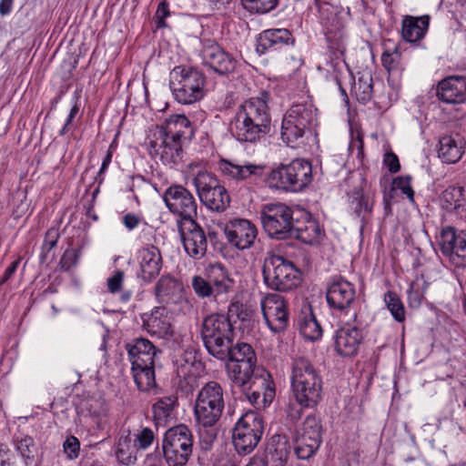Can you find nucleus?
I'll return each mask as SVG.
<instances>
[{
    "label": "nucleus",
    "mask_w": 466,
    "mask_h": 466,
    "mask_svg": "<svg viewBox=\"0 0 466 466\" xmlns=\"http://www.w3.org/2000/svg\"><path fill=\"white\" fill-rule=\"evenodd\" d=\"M269 93L245 100L237 109L229 124L230 132L240 143L256 144L271 131V114L268 106Z\"/></svg>",
    "instance_id": "f257e3e1"
},
{
    "label": "nucleus",
    "mask_w": 466,
    "mask_h": 466,
    "mask_svg": "<svg viewBox=\"0 0 466 466\" xmlns=\"http://www.w3.org/2000/svg\"><path fill=\"white\" fill-rule=\"evenodd\" d=\"M125 349L131 364V374L137 389L149 391L157 387L156 359L162 350L148 339L135 338L126 343Z\"/></svg>",
    "instance_id": "f03ea898"
},
{
    "label": "nucleus",
    "mask_w": 466,
    "mask_h": 466,
    "mask_svg": "<svg viewBox=\"0 0 466 466\" xmlns=\"http://www.w3.org/2000/svg\"><path fill=\"white\" fill-rule=\"evenodd\" d=\"M290 380L294 398L300 406L315 408L321 400L322 379L307 358L293 359Z\"/></svg>",
    "instance_id": "7ed1b4c3"
},
{
    "label": "nucleus",
    "mask_w": 466,
    "mask_h": 466,
    "mask_svg": "<svg viewBox=\"0 0 466 466\" xmlns=\"http://www.w3.org/2000/svg\"><path fill=\"white\" fill-rule=\"evenodd\" d=\"M262 276L268 289L281 293L296 290L303 281L302 271L295 263L274 253L265 258Z\"/></svg>",
    "instance_id": "20e7f679"
},
{
    "label": "nucleus",
    "mask_w": 466,
    "mask_h": 466,
    "mask_svg": "<svg viewBox=\"0 0 466 466\" xmlns=\"http://www.w3.org/2000/svg\"><path fill=\"white\" fill-rule=\"evenodd\" d=\"M312 180L310 162L296 158L289 164H279L267 175V183L270 188L284 192H299Z\"/></svg>",
    "instance_id": "39448f33"
},
{
    "label": "nucleus",
    "mask_w": 466,
    "mask_h": 466,
    "mask_svg": "<svg viewBox=\"0 0 466 466\" xmlns=\"http://www.w3.org/2000/svg\"><path fill=\"white\" fill-rule=\"evenodd\" d=\"M200 336L209 355L223 358L226 356V350L234 341L233 323L223 313H211L202 320Z\"/></svg>",
    "instance_id": "423d86ee"
},
{
    "label": "nucleus",
    "mask_w": 466,
    "mask_h": 466,
    "mask_svg": "<svg viewBox=\"0 0 466 466\" xmlns=\"http://www.w3.org/2000/svg\"><path fill=\"white\" fill-rule=\"evenodd\" d=\"M205 74L193 66H177L169 74V88L175 100L192 105L204 97Z\"/></svg>",
    "instance_id": "0eeeda50"
},
{
    "label": "nucleus",
    "mask_w": 466,
    "mask_h": 466,
    "mask_svg": "<svg viewBox=\"0 0 466 466\" xmlns=\"http://www.w3.org/2000/svg\"><path fill=\"white\" fill-rule=\"evenodd\" d=\"M161 448L167 466H186L194 450L191 430L183 423L170 427L164 434Z\"/></svg>",
    "instance_id": "6e6552de"
},
{
    "label": "nucleus",
    "mask_w": 466,
    "mask_h": 466,
    "mask_svg": "<svg viewBox=\"0 0 466 466\" xmlns=\"http://www.w3.org/2000/svg\"><path fill=\"white\" fill-rule=\"evenodd\" d=\"M224 391L215 380L207 382L199 390L195 407V418L198 426H215L219 420L224 407Z\"/></svg>",
    "instance_id": "1a4fd4ad"
},
{
    "label": "nucleus",
    "mask_w": 466,
    "mask_h": 466,
    "mask_svg": "<svg viewBox=\"0 0 466 466\" xmlns=\"http://www.w3.org/2000/svg\"><path fill=\"white\" fill-rule=\"evenodd\" d=\"M263 229L271 238L284 240L292 238V227L296 213L285 203L263 205L260 210Z\"/></svg>",
    "instance_id": "9d476101"
},
{
    "label": "nucleus",
    "mask_w": 466,
    "mask_h": 466,
    "mask_svg": "<svg viewBox=\"0 0 466 466\" xmlns=\"http://www.w3.org/2000/svg\"><path fill=\"white\" fill-rule=\"evenodd\" d=\"M265 429L263 417L257 411L248 410L235 424L232 434L233 445L239 455L251 453L259 443Z\"/></svg>",
    "instance_id": "9b49d317"
},
{
    "label": "nucleus",
    "mask_w": 466,
    "mask_h": 466,
    "mask_svg": "<svg viewBox=\"0 0 466 466\" xmlns=\"http://www.w3.org/2000/svg\"><path fill=\"white\" fill-rule=\"evenodd\" d=\"M226 356L216 358L217 360L227 361L226 370L229 380L232 383H244L248 374L257 370V356L253 348L245 342L234 341L230 343L226 350Z\"/></svg>",
    "instance_id": "f8f14e48"
},
{
    "label": "nucleus",
    "mask_w": 466,
    "mask_h": 466,
    "mask_svg": "<svg viewBox=\"0 0 466 466\" xmlns=\"http://www.w3.org/2000/svg\"><path fill=\"white\" fill-rule=\"evenodd\" d=\"M200 202L213 212L222 213L229 207L228 191L212 173L199 171L193 178Z\"/></svg>",
    "instance_id": "ddd939ff"
},
{
    "label": "nucleus",
    "mask_w": 466,
    "mask_h": 466,
    "mask_svg": "<svg viewBox=\"0 0 466 466\" xmlns=\"http://www.w3.org/2000/svg\"><path fill=\"white\" fill-rule=\"evenodd\" d=\"M239 389L247 400L257 409H265L275 398V386L271 376L263 369H257L248 374L244 383H232Z\"/></svg>",
    "instance_id": "4468645a"
},
{
    "label": "nucleus",
    "mask_w": 466,
    "mask_h": 466,
    "mask_svg": "<svg viewBox=\"0 0 466 466\" xmlns=\"http://www.w3.org/2000/svg\"><path fill=\"white\" fill-rule=\"evenodd\" d=\"M440 252L455 269L466 266V231L453 226H444L436 237Z\"/></svg>",
    "instance_id": "2eb2a0df"
},
{
    "label": "nucleus",
    "mask_w": 466,
    "mask_h": 466,
    "mask_svg": "<svg viewBox=\"0 0 466 466\" xmlns=\"http://www.w3.org/2000/svg\"><path fill=\"white\" fill-rule=\"evenodd\" d=\"M332 77L338 86L342 96L348 98L347 92L343 87V79L348 78L351 83L350 93L358 102L366 105L372 98L373 95V79L370 72H359L356 81L355 76L345 65L337 63L334 65V72Z\"/></svg>",
    "instance_id": "dca6fc26"
},
{
    "label": "nucleus",
    "mask_w": 466,
    "mask_h": 466,
    "mask_svg": "<svg viewBox=\"0 0 466 466\" xmlns=\"http://www.w3.org/2000/svg\"><path fill=\"white\" fill-rule=\"evenodd\" d=\"M163 200L168 210L187 222L197 218L198 203L194 195L182 185H171L164 192Z\"/></svg>",
    "instance_id": "f3484780"
},
{
    "label": "nucleus",
    "mask_w": 466,
    "mask_h": 466,
    "mask_svg": "<svg viewBox=\"0 0 466 466\" xmlns=\"http://www.w3.org/2000/svg\"><path fill=\"white\" fill-rule=\"evenodd\" d=\"M201 56L203 65L220 76H228L238 66L236 57L213 39H203Z\"/></svg>",
    "instance_id": "a211bd4d"
},
{
    "label": "nucleus",
    "mask_w": 466,
    "mask_h": 466,
    "mask_svg": "<svg viewBox=\"0 0 466 466\" xmlns=\"http://www.w3.org/2000/svg\"><path fill=\"white\" fill-rule=\"evenodd\" d=\"M326 299L330 309L347 315L357 303L355 286L342 277H334L328 284Z\"/></svg>",
    "instance_id": "6ab92c4d"
},
{
    "label": "nucleus",
    "mask_w": 466,
    "mask_h": 466,
    "mask_svg": "<svg viewBox=\"0 0 466 466\" xmlns=\"http://www.w3.org/2000/svg\"><path fill=\"white\" fill-rule=\"evenodd\" d=\"M262 314L268 327L275 333L284 332L289 323L288 304L278 293L267 294L261 301Z\"/></svg>",
    "instance_id": "aec40b11"
},
{
    "label": "nucleus",
    "mask_w": 466,
    "mask_h": 466,
    "mask_svg": "<svg viewBox=\"0 0 466 466\" xmlns=\"http://www.w3.org/2000/svg\"><path fill=\"white\" fill-rule=\"evenodd\" d=\"M181 241L187 255L194 259L202 258L208 250V237L196 218L182 222L177 220Z\"/></svg>",
    "instance_id": "412c9836"
},
{
    "label": "nucleus",
    "mask_w": 466,
    "mask_h": 466,
    "mask_svg": "<svg viewBox=\"0 0 466 466\" xmlns=\"http://www.w3.org/2000/svg\"><path fill=\"white\" fill-rule=\"evenodd\" d=\"M359 184L347 193L348 205L356 218H360L361 229L370 222L373 208L374 194L366 193L367 179L361 174L358 177Z\"/></svg>",
    "instance_id": "4be33fe9"
},
{
    "label": "nucleus",
    "mask_w": 466,
    "mask_h": 466,
    "mask_svg": "<svg viewBox=\"0 0 466 466\" xmlns=\"http://www.w3.org/2000/svg\"><path fill=\"white\" fill-rule=\"evenodd\" d=\"M228 243L239 250L250 248L258 236V228L245 218H233L224 225Z\"/></svg>",
    "instance_id": "5701e85b"
},
{
    "label": "nucleus",
    "mask_w": 466,
    "mask_h": 466,
    "mask_svg": "<svg viewBox=\"0 0 466 466\" xmlns=\"http://www.w3.org/2000/svg\"><path fill=\"white\" fill-rule=\"evenodd\" d=\"M140 319L142 329L151 337L168 340L174 336L171 318L166 307H154L149 312L140 314Z\"/></svg>",
    "instance_id": "b1692460"
},
{
    "label": "nucleus",
    "mask_w": 466,
    "mask_h": 466,
    "mask_svg": "<svg viewBox=\"0 0 466 466\" xmlns=\"http://www.w3.org/2000/svg\"><path fill=\"white\" fill-rule=\"evenodd\" d=\"M363 339V332L360 329L346 324L339 328L333 335L334 350L342 358L355 357Z\"/></svg>",
    "instance_id": "393cba45"
},
{
    "label": "nucleus",
    "mask_w": 466,
    "mask_h": 466,
    "mask_svg": "<svg viewBox=\"0 0 466 466\" xmlns=\"http://www.w3.org/2000/svg\"><path fill=\"white\" fill-rule=\"evenodd\" d=\"M155 139L149 141V154L154 156H159L161 162L164 165H177L182 161V142L175 140L171 141V137H164L163 134H154Z\"/></svg>",
    "instance_id": "a878e982"
},
{
    "label": "nucleus",
    "mask_w": 466,
    "mask_h": 466,
    "mask_svg": "<svg viewBox=\"0 0 466 466\" xmlns=\"http://www.w3.org/2000/svg\"><path fill=\"white\" fill-rule=\"evenodd\" d=\"M322 236V229L309 212L299 211L296 213L292 227V238L307 245L318 244Z\"/></svg>",
    "instance_id": "bb28decb"
},
{
    "label": "nucleus",
    "mask_w": 466,
    "mask_h": 466,
    "mask_svg": "<svg viewBox=\"0 0 466 466\" xmlns=\"http://www.w3.org/2000/svg\"><path fill=\"white\" fill-rule=\"evenodd\" d=\"M295 38L287 28H270L262 31L257 38L256 51L263 55L269 50L277 51L285 46H293Z\"/></svg>",
    "instance_id": "cd10ccee"
},
{
    "label": "nucleus",
    "mask_w": 466,
    "mask_h": 466,
    "mask_svg": "<svg viewBox=\"0 0 466 466\" xmlns=\"http://www.w3.org/2000/svg\"><path fill=\"white\" fill-rule=\"evenodd\" d=\"M140 256V269L137 278L144 283L148 284L160 273L163 265L162 255L157 247L148 245L142 248Z\"/></svg>",
    "instance_id": "c85d7f7f"
},
{
    "label": "nucleus",
    "mask_w": 466,
    "mask_h": 466,
    "mask_svg": "<svg viewBox=\"0 0 466 466\" xmlns=\"http://www.w3.org/2000/svg\"><path fill=\"white\" fill-rule=\"evenodd\" d=\"M438 98L447 104L466 101V76H451L441 80L437 87Z\"/></svg>",
    "instance_id": "c756f323"
},
{
    "label": "nucleus",
    "mask_w": 466,
    "mask_h": 466,
    "mask_svg": "<svg viewBox=\"0 0 466 466\" xmlns=\"http://www.w3.org/2000/svg\"><path fill=\"white\" fill-rule=\"evenodd\" d=\"M289 121L316 132L318 125V108L314 106L312 100L294 103L284 114Z\"/></svg>",
    "instance_id": "7c9ffc66"
},
{
    "label": "nucleus",
    "mask_w": 466,
    "mask_h": 466,
    "mask_svg": "<svg viewBox=\"0 0 466 466\" xmlns=\"http://www.w3.org/2000/svg\"><path fill=\"white\" fill-rule=\"evenodd\" d=\"M431 17L428 15L413 16L406 15L402 17L400 35L408 43L416 44L422 40L429 29Z\"/></svg>",
    "instance_id": "2f4dec72"
},
{
    "label": "nucleus",
    "mask_w": 466,
    "mask_h": 466,
    "mask_svg": "<svg viewBox=\"0 0 466 466\" xmlns=\"http://www.w3.org/2000/svg\"><path fill=\"white\" fill-rule=\"evenodd\" d=\"M290 453L289 438L285 434H274L267 443L265 457L272 466H286Z\"/></svg>",
    "instance_id": "473e14b6"
},
{
    "label": "nucleus",
    "mask_w": 466,
    "mask_h": 466,
    "mask_svg": "<svg viewBox=\"0 0 466 466\" xmlns=\"http://www.w3.org/2000/svg\"><path fill=\"white\" fill-rule=\"evenodd\" d=\"M316 132L289 120V117L283 116L281 124L280 137L287 146L292 148H298L304 146Z\"/></svg>",
    "instance_id": "72a5a7b5"
},
{
    "label": "nucleus",
    "mask_w": 466,
    "mask_h": 466,
    "mask_svg": "<svg viewBox=\"0 0 466 466\" xmlns=\"http://www.w3.org/2000/svg\"><path fill=\"white\" fill-rule=\"evenodd\" d=\"M463 139L459 133L444 135L440 137L438 156L444 163L458 162L464 152Z\"/></svg>",
    "instance_id": "f704fd0d"
},
{
    "label": "nucleus",
    "mask_w": 466,
    "mask_h": 466,
    "mask_svg": "<svg viewBox=\"0 0 466 466\" xmlns=\"http://www.w3.org/2000/svg\"><path fill=\"white\" fill-rule=\"evenodd\" d=\"M157 131L164 137H171L172 142H182L187 132L192 134L191 123L185 115L170 116L162 125L157 126Z\"/></svg>",
    "instance_id": "c9c22d12"
},
{
    "label": "nucleus",
    "mask_w": 466,
    "mask_h": 466,
    "mask_svg": "<svg viewBox=\"0 0 466 466\" xmlns=\"http://www.w3.org/2000/svg\"><path fill=\"white\" fill-rule=\"evenodd\" d=\"M203 275L216 291V295L228 293L233 288L234 280L229 278L228 269L221 263L208 265Z\"/></svg>",
    "instance_id": "e433bc0d"
},
{
    "label": "nucleus",
    "mask_w": 466,
    "mask_h": 466,
    "mask_svg": "<svg viewBox=\"0 0 466 466\" xmlns=\"http://www.w3.org/2000/svg\"><path fill=\"white\" fill-rule=\"evenodd\" d=\"M441 207L447 212L461 214L466 211V186L451 185L441 194Z\"/></svg>",
    "instance_id": "4c0bfd02"
},
{
    "label": "nucleus",
    "mask_w": 466,
    "mask_h": 466,
    "mask_svg": "<svg viewBox=\"0 0 466 466\" xmlns=\"http://www.w3.org/2000/svg\"><path fill=\"white\" fill-rule=\"evenodd\" d=\"M325 35L330 53V64L334 68V65L337 63L342 65L341 62H335L334 60H338L339 56H342L346 49L344 45V33L339 19H334L331 27L326 28Z\"/></svg>",
    "instance_id": "58836bf2"
},
{
    "label": "nucleus",
    "mask_w": 466,
    "mask_h": 466,
    "mask_svg": "<svg viewBox=\"0 0 466 466\" xmlns=\"http://www.w3.org/2000/svg\"><path fill=\"white\" fill-rule=\"evenodd\" d=\"M380 59L383 68L388 73V81H396L401 78L405 64L398 46H395L393 49L385 48Z\"/></svg>",
    "instance_id": "ea45409f"
},
{
    "label": "nucleus",
    "mask_w": 466,
    "mask_h": 466,
    "mask_svg": "<svg viewBox=\"0 0 466 466\" xmlns=\"http://www.w3.org/2000/svg\"><path fill=\"white\" fill-rule=\"evenodd\" d=\"M219 168L224 176L236 180H245L250 176L261 177L264 171L263 166L253 164L240 166L226 159L220 161Z\"/></svg>",
    "instance_id": "a19ab883"
},
{
    "label": "nucleus",
    "mask_w": 466,
    "mask_h": 466,
    "mask_svg": "<svg viewBox=\"0 0 466 466\" xmlns=\"http://www.w3.org/2000/svg\"><path fill=\"white\" fill-rule=\"evenodd\" d=\"M177 406H178V398L176 395L159 398L153 404V420L157 428L167 426Z\"/></svg>",
    "instance_id": "79ce46f5"
},
{
    "label": "nucleus",
    "mask_w": 466,
    "mask_h": 466,
    "mask_svg": "<svg viewBox=\"0 0 466 466\" xmlns=\"http://www.w3.org/2000/svg\"><path fill=\"white\" fill-rule=\"evenodd\" d=\"M299 333L308 340L314 341L322 335V329L314 316L311 308L308 312H301L297 319Z\"/></svg>",
    "instance_id": "37998d69"
},
{
    "label": "nucleus",
    "mask_w": 466,
    "mask_h": 466,
    "mask_svg": "<svg viewBox=\"0 0 466 466\" xmlns=\"http://www.w3.org/2000/svg\"><path fill=\"white\" fill-rule=\"evenodd\" d=\"M322 440L296 433L293 438L294 452L299 460H309L319 450Z\"/></svg>",
    "instance_id": "c03bdc74"
},
{
    "label": "nucleus",
    "mask_w": 466,
    "mask_h": 466,
    "mask_svg": "<svg viewBox=\"0 0 466 466\" xmlns=\"http://www.w3.org/2000/svg\"><path fill=\"white\" fill-rule=\"evenodd\" d=\"M177 280L170 275H163L156 283L154 294L158 303L168 304L178 289Z\"/></svg>",
    "instance_id": "a18cd8bd"
},
{
    "label": "nucleus",
    "mask_w": 466,
    "mask_h": 466,
    "mask_svg": "<svg viewBox=\"0 0 466 466\" xmlns=\"http://www.w3.org/2000/svg\"><path fill=\"white\" fill-rule=\"evenodd\" d=\"M14 444L25 465H31L38 455V447L34 438L21 433L15 436Z\"/></svg>",
    "instance_id": "49530a36"
},
{
    "label": "nucleus",
    "mask_w": 466,
    "mask_h": 466,
    "mask_svg": "<svg viewBox=\"0 0 466 466\" xmlns=\"http://www.w3.org/2000/svg\"><path fill=\"white\" fill-rule=\"evenodd\" d=\"M137 450L132 443L129 436H122L116 444L115 455L117 461L124 465H132L137 461Z\"/></svg>",
    "instance_id": "de8ad7c7"
},
{
    "label": "nucleus",
    "mask_w": 466,
    "mask_h": 466,
    "mask_svg": "<svg viewBox=\"0 0 466 466\" xmlns=\"http://www.w3.org/2000/svg\"><path fill=\"white\" fill-rule=\"evenodd\" d=\"M225 315L228 316L231 321L232 319L236 318L243 323H249L255 316V310L240 301H233L228 305V313Z\"/></svg>",
    "instance_id": "09e8293b"
},
{
    "label": "nucleus",
    "mask_w": 466,
    "mask_h": 466,
    "mask_svg": "<svg viewBox=\"0 0 466 466\" xmlns=\"http://www.w3.org/2000/svg\"><path fill=\"white\" fill-rule=\"evenodd\" d=\"M296 433L310 436L313 439L322 440V425L320 420L313 414L308 415Z\"/></svg>",
    "instance_id": "8fccbe9b"
},
{
    "label": "nucleus",
    "mask_w": 466,
    "mask_h": 466,
    "mask_svg": "<svg viewBox=\"0 0 466 466\" xmlns=\"http://www.w3.org/2000/svg\"><path fill=\"white\" fill-rule=\"evenodd\" d=\"M384 301L393 319L398 322H403L405 320V309L398 294L388 291L384 296Z\"/></svg>",
    "instance_id": "3c124183"
},
{
    "label": "nucleus",
    "mask_w": 466,
    "mask_h": 466,
    "mask_svg": "<svg viewBox=\"0 0 466 466\" xmlns=\"http://www.w3.org/2000/svg\"><path fill=\"white\" fill-rule=\"evenodd\" d=\"M279 0H241L243 7L250 14L265 15L274 10Z\"/></svg>",
    "instance_id": "603ef678"
},
{
    "label": "nucleus",
    "mask_w": 466,
    "mask_h": 466,
    "mask_svg": "<svg viewBox=\"0 0 466 466\" xmlns=\"http://www.w3.org/2000/svg\"><path fill=\"white\" fill-rule=\"evenodd\" d=\"M191 286L196 295L199 298L204 299L212 296L216 298L218 296L204 275L194 276L191 281Z\"/></svg>",
    "instance_id": "864d4df0"
},
{
    "label": "nucleus",
    "mask_w": 466,
    "mask_h": 466,
    "mask_svg": "<svg viewBox=\"0 0 466 466\" xmlns=\"http://www.w3.org/2000/svg\"><path fill=\"white\" fill-rule=\"evenodd\" d=\"M59 238L60 234L58 228L53 227L47 229L42 245V251L39 258L40 263H44L46 260L47 253L56 246Z\"/></svg>",
    "instance_id": "5fc2aeb1"
},
{
    "label": "nucleus",
    "mask_w": 466,
    "mask_h": 466,
    "mask_svg": "<svg viewBox=\"0 0 466 466\" xmlns=\"http://www.w3.org/2000/svg\"><path fill=\"white\" fill-rule=\"evenodd\" d=\"M199 447L203 451H208L212 449L214 441L217 439V430L214 426L205 427L199 426Z\"/></svg>",
    "instance_id": "6e6d98bb"
},
{
    "label": "nucleus",
    "mask_w": 466,
    "mask_h": 466,
    "mask_svg": "<svg viewBox=\"0 0 466 466\" xmlns=\"http://www.w3.org/2000/svg\"><path fill=\"white\" fill-rule=\"evenodd\" d=\"M81 256V248H68L65 250L63 253L60 261L59 266L60 268L64 271H69L73 268H75Z\"/></svg>",
    "instance_id": "4d7b16f0"
},
{
    "label": "nucleus",
    "mask_w": 466,
    "mask_h": 466,
    "mask_svg": "<svg viewBox=\"0 0 466 466\" xmlns=\"http://www.w3.org/2000/svg\"><path fill=\"white\" fill-rule=\"evenodd\" d=\"M63 451L69 461H74L79 457L80 454V441L74 435L66 436L63 442Z\"/></svg>",
    "instance_id": "13d9d810"
},
{
    "label": "nucleus",
    "mask_w": 466,
    "mask_h": 466,
    "mask_svg": "<svg viewBox=\"0 0 466 466\" xmlns=\"http://www.w3.org/2000/svg\"><path fill=\"white\" fill-rule=\"evenodd\" d=\"M410 180L411 177L409 175L394 177L391 190L400 189L410 201H414V190L410 186Z\"/></svg>",
    "instance_id": "bf43d9fd"
},
{
    "label": "nucleus",
    "mask_w": 466,
    "mask_h": 466,
    "mask_svg": "<svg viewBox=\"0 0 466 466\" xmlns=\"http://www.w3.org/2000/svg\"><path fill=\"white\" fill-rule=\"evenodd\" d=\"M125 273L121 269H116L114 271L113 275L109 277L106 280V288L107 290L112 293H118L122 291L123 282H124Z\"/></svg>",
    "instance_id": "052dcab7"
},
{
    "label": "nucleus",
    "mask_w": 466,
    "mask_h": 466,
    "mask_svg": "<svg viewBox=\"0 0 466 466\" xmlns=\"http://www.w3.org/2000/svg\"><path fill=\"white\" fill-rule=\"evenodd\" d=\"M122 222L128 230H133L141 225L144 227H148L147 222H146L142 217L135 213H127L124 215Z\"/></svg>",
    "instance_id": "680f3d73"
},
{
    "label": "nucleus",
    "mask_w": 466,
    "mask_h": 466,
    "mask_svg": "<svg viewBox=\"0 0 466 466\" xmlns=\"http://www.w3.org/2000/svg\"><path fill=\"white\" fill-rule=\"evenodd\" d=\"M155 439L153 431L150 428H144L136 435L135 441L138 442L141 449L148 448Z\"/></svg>",
    "instance_id": "e2e57ef3"
},
{
    "label": "nucleus",
    "mask_w": 466,
    "mask_h": 466,
    "mask_svg": "<svg viewBox=\"0 0 466 466\" xmlns=\"http://www.w3.org/2000/svg\"><path fill=\"white\" fill-rule=\"evenodd\" d=\"M169 15L170 13L167 2L166 0L160 2L155 15L157 28H164L167 26L166 18Z\"/></svg>",
    "instance_id": "0e129e2a"
},
{
    "label": "nucleus",
    "mask_w": 466,
    "mask_h": 466,
    "mask_svg": "<svg viewBox=\"0 0 466 466\" xmlns=\"http://www.w3.org/2000/svg\"><path fill=\"white\" fill-rule=\"evenodd\" d=\"M407 293L409 304L411 307H419L421 303L423 296L419 289L418 284L415 282H411Z\"/></svg>",
    "instance_id": "69168bd1"
},
{
    "label": "nucleus",
    "mask_w": 466,
    "mask_h": 466,
    "mask_svg": "<svg viewBox=\"0 0 466 466\" xmlns=\"http://www.w3.org/2000/svg\"><path fill=\"white\" fill-rule=\"evenodd\" d=\"M383 164L390 173H397L400 169V164L398 156L393 152H388L384 155Z\"/></svg>",
    "instance_id": "338daca9"
},
{
    "label": "nucleus",
    "mask_w": 466,
    "mask_h": 466,
    "mask_svg": "<svg viewBox=\"0 0 466 466\" xmlns=\"http://www.w3.org/2000/svg\"><path fill=\"white\" fill-rule=\"evenodd\" d=\"M304 408L298 402L297 404H289L287 408V419L292 422L298 421L302 416Z\"/></svg>",
    "instance_id": "774afa93"
}]
</instances>
